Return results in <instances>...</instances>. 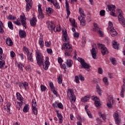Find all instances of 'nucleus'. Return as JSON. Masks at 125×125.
Wrapping results in <instances>:
<instances>
[{"label":"nucleus","instance_id":"nucleus-1","mask_svg":"<svg viewBox=\"0 0 125 125\" xmlns=\"http://www.w3.org/2000/svg\"><path fill=\"white\" fill-rule=\"evenodd\" d=\"M62 41L64 42L63 45L62 47V49L64 50V55L65 56H70L72 51H73V46L70 44V40L68 37V34H67V30L62 31Z\"/></svg>","mask_w":125,"mask_h":125},{"label":"nucleus","instance_id":"nucleus-2","mask_svg":"<svg viewBox=\"0 0 125 125\" xmlns=\"http://www.w3.org/2000/svg\"><path fill=\"white\" fill-rule=\"evenodd\" d=\"M79 13L80 14V17L78 18V20L80 21V24L82 26H85V14H84V12L83 10V8H79Z\"/></svg>","mask_w":125,"mask_h":125},{"label":"nucleus","instance_id":"nucleus-3","mask_svg":"<svg viewBox=\"0 0 125 125\" xmlns=\"http://www.w3.org/2000/svg\"><path fill=\"white\" fill-rule=\"evenodd\" d=\"M36 55L38 65H39V66H42V65H43V56L42 55V54H41V52L39 51V50H36Z\"/></svg>","mask_w":125,"mask_h":125},{"label":"nucleus","instance_id":"nucleus-4","mask_svg":"<svg viewBox=\"0 0 125 125\" xmlns=\"http://www.w3.org/2000/svg\"><path fill=\"white\" fill-rule=\"evenodd\" d=\"M117 14L118 15V20L120 23L122 24L123 27H125V19L124 16H123V11H122V10L118 9L117 10Z\"/></svg>","mask_w":125,"mask_h":125},{"label":"nucleus","instance_id":"nucleus-5","mask_svg":"<svg viewBox=\"0 0 125 125\" xmlns=\"http://www.w3.org/2000/svg\"><path fill=\"white\" fill-rule=\"evenodd\" d=\"M78 61L81 63L82 68L87 69V71H90V65L84 62V60L81 58H78Z\"/></svg>","mask_w":125,"mask_h":125},{"label":"nucleus","instance_id":"nucleus-6","mask_svg":"<svg viewBox=\"0 0 125 125\" xmlns=\"http://www.w3.org/2000/svg\"><path fill=\"white\" fill-rule=\"evenodd\" d=\"M67 96L69 98V100L72 102V101H76V96H75V94L74 92L72 90V89H68V91L67 93Z\"/></svg>","mask_w":125,"mask_h":125},{"label":"nucleus","instance_id":"nucleus-7","mask_svg":"<svg viewBox=\"0 0 125 125\" xmlns=\"http://www.w3.org/2000/svg\"><path fill=\"white\" fill-rule=\"evenodd\" d=\"M98 47L101 49V51L103 55H105V54H108L109 53L108 49L105 46V45L99 43L98 44Z\"/></svg>","mask_w":125,"mask_h":125},{"label":"nucleus","instance_id":"nucleus-8","mask_svg":"<svg viewBox=\"0 0 125 125\" xmlns=\"http://www.w3.org/2000/svg\"><path fill=\"white\" fill-rule=\"evenodd\" d=\"M37 107H38V104H37L36 100H32V112L34 115H38V109Z\"/></svg>","mask_w":125,"mask_h":125},{"label":"nucleus","instance_id":"nucleus-9","mask_svg":"<svg viewBox=\"0 0 125 125\" xmlns=\"http://www.w3.org/2000/svg\"><path fill=\"white\" fill-rule=\"evenodd\" d=\"M38 18L39 19H42V18H44V15L42 13V5L41 4L38 5Z\"/></svg>","mask_w":125,"mask_h":125},{"label":"nucleus","instance_id":"nucleus-10","mask_svg":"<svg viewBox=\"0 0 125 125\" xmlns=\"http://www.w3.org/2000/svg\"><path fill=\"white\" fill-rule=\"evenodd\" d=\"M96 46V44H93V48L90 50V52L92 54V56L94 59H96V54H97V51H96V49L95 48H94V47H95Z\"/></svg>","mask_w":125,"mask_h":125},{"label":"nucleus","instance_id":"nucleus-11","mask_svg":"<svg viewBox=\"0 0 125 125\" xmlns=\"http://www.w3.org/2000/svg\"><path fill=\"white\" fill-rule=\"evenodd\" d=\"M113 117L115 120L116 125H120V124H121V119L120 118L119 113H115L113 115Z\"/></svg>","mask_w":125,"mask_h":125},{"label":"nucleus","instance_id":"nucleus-12","mask_svg":"<svg viewBox=\"0 0 125 125\" xmlns=\"http://www.w3.org/2000/svg\"><path fill=\"white\" fill-rule=\"evenodd\" d=\"M93 100H94L95 101V105L96 107H98V108L101 107V103L99 98L97 97H94V98L93 97Z\"/></svg>","mask_w":125,"mask_h":125},{"label":"nucleus","instance_id":"nucleus-13","mask_svg":"<svg viewBox=\"0 0 125 125\" xmlns=\"http://www.w3.org/2000/svg\"><path fill=\"white\" fill-rule=\"evenodd\" d=\"M21 22L23 27L27 29V26H26V18L25 16H20Z\"/></svg>","mask_w":125,"mask_h":125},{"label":"nucleus","instance_id":"nucleus-14","mask_svg":"<svg viewBox=\"0 0 125 125\" xmlns=\"http://www.w3.org/2000/svg\"><path fill=\"white\" fill-rule=\"evenodd\" d=\"M124 84L121 87V91L120 92V96L122 98L125 97V79L123 80Z\"/></svg>","mask_w":125,"mask_h":125},{"label":"nucleus","instance_id":"nucleus-15","mask_svg":"<svg viewBox=\"0 0 125 125\" xmlns=\"http://www.w3.org/2000/svg\"><path fill=\"white\" fill-rule=\"evenodd\" d=\"M55 26V24H54L53 21H48L47 22V28L49 31H53Z\"/></svg>","mask_w":125,"mask_h":125},{"label":"nucleus","instance_id":"nucleus-16","mask_svg":"<svg viewBox=\"0 0 125 125\" xmlns=\"http://www.w3.org/2000/svg\"><path fill=\"white\" fill-rule=\"evenodd\" d=\"M25 1L27 3L26 7V11H29L30 9L32 8V5H31V3H32V0H25Z\"/></svg>","mask_w":125,"mask_h":125},{"label":"nucleus","instance_id":"nucleus-17","mask_svg":"<svg viewBox=\"0 0 125 125\" xmlns=\"http://www.w3.org/2000/svg\"><path fill=\"white\" fill-rule=\"evenodd\" d=\"M28 85L29 84L27 82L21 83L19 84V86L21 88H25V89H27Z\"/></svg>","mask_w":125,"mask_h":125},{"label":"nucleus","instance_id":"nucleus-18","mask_svg":"<svg viewBox=\"0 0 125 125\" xmlns=\"http://www.w3.org/2000/svg\"><path fill=\"white\" fill-rule=\"evenodd\" d=\"M30 25L32 27H34V26H36L37 24V18L36 17H34L30 21Z\"/></svg>","mask_w":125,"mask_h":125},{"label":"nucleus","instance_id":"nucleus-19","mask_svg":"<svg viewBox=\"0 0 125 125\" xmlns=\"http://www.w3.org/2000/svg\"><path fill=\"white\" fill-rule=\"evenodd\" d=\"M65 7H66V10L67 16H69L70 14H71V12L69 9L70 6L69 5V3H68V1H67V0H66V1H65Z\"/></svg>","mask_w":125,"mask_h":125},{"label":"nucleus","instance_id":"nucleus-20","mask_svg":"<svg viewBox=\"0 0 125 125\" xmlns=\"http://www.w3.org/2000/svg\"><path fill=\"white\" fill-rule=\"evenodd\" d=\"M110 34L111 37H116L118 35V32L116 31V29H110Z\"/></svg>","mask_w":125,"mask_h":125},{"label":"nucleus","instance_id":"nucleus-21","mask_svg":"<svg viewBox=\"0 0 125 125\" xmlns=\"http://www.w3.org/2000/svg\"><path fill=\"white\" fill-rule=\"evenodd\" d=\"M96 89L98 94H99L100 96H102V90H101V88H100L99 85L97 84Z\"/></svg>","mask_w":125,"mask_h":125},{"label":"nucleus","instance_id":"nucleus-22","mask_svg":"<svg viewBox=\"0 0 125 125\" xmlns=\"http://www.w3.org/2000/svg\"><path fill=\"white\" fill-rule=\"evenodd\" d=\"M107 8L109 9V11H115V8H116V6L112 4L107 5Z\"/></svg>","mask_w":125,"mask_h":125},{"label":"nucleus","instance_id":"nucleus-23","mask_svg":"<svg viewBox=\"0 0 125 125\" xmlns=\"http://www.w3.org/2000/svg\"><path fill=\"white\" fill-rule=\"evenodd\" d=\"M90 98V95H88L83 98H82L81 99L82 102H87L88 100H89V99Z\"/></svg>","mask_w":125,"mask_h":125},{"label":"nucleus","instance_id":"nucleus-24","mask_svg":"<svg viewBox=\"0 0 125 125\" xmlns=\"http://www.w3.org/2000/svg\"><path fill=\"white\" fill-rule=\"evenodd\" d=\"M6 44L8 45V46H11L13 45V42L10 38H7L6 40Z\"/></svg>","mask_w":125,"mask_h":125},{"label":"nucleus","instance_id":"nucleus-25","mask_svg":"<svg viewBox=\"0 0 125 125\" xmlns=\"http://www.w3.org/2000/svg\"><path fill=\"white\" fill-rule=\"evenodd\" d=\"M19 35L20 38L23 39V38H25V37H26V32L24 30H20L19 32Z\"/></svg>","mask_w":125,"mask_h":125},{"label":"nucleus","instance_id":"nucleus-26","mask_svg":"<svg viewBox=\"0 0 125 125\" xmlns=\"http://www.w3.org/2000/svg\"><path fill=\"white\" fill-rule=\"evenodd\" d=\"M112 45H113V47H114L115 49H119L120 44L116 41H113L112 43Z\"/></svg>","mask_w":125,"mask_h":125},{"label":"nucleus","instance_id":"nucleus-27","mask_svg":"<svg viewBox=\"0 0 125 125\" xmlns=\"http://www.w3.org/2000/svg\"><path fill=\"white\" fill-rule=\"evenodd\" d=\"M57 117L59 118V123L60 124H62V122H63V120H62V119L63 118V116H62V115L59 113H58V111H57Z\"/></svg>","mask_w":125,"mask_h":125},{"label":"nucleus","instance_id":"nucleus-28","mask_svg":"<svg viewBox=\"0 0 125 125\" xmlns=\"http://www.w3.org/2000/svg\"><path fill=\"white\" fill-rule=\"evenodd\" d=\"M32 55H33V53H32L27 54V59H28V60L30 61V62H34V59H33V56H32Z\"/></svg>","mask_w":125,"mask_h":125},{"label":"nucleus","instance_id":"nucleus-29","mask_svg":"<svg viewBox=\"0 0 125 125\" xmlns=\"http://www.w3.org/2000/svg\"><path fill=\"white\" fill-rule=\"evenodd\" d=\"M69 21L71 23L72 27L74 28H77V26L76 25V21L74 19H69Z\"/></svg>","mask_w":125,"mask_h":125},{"label":"nucleus","instance_id":"nucleus-30","mask_svg":"<svg viewBox=\"0 0 125 125\" xmlns=\"http://www.w3.org/2000/svg\"><path fill=\"white\" fill-rule=\"evenodd\" d=\"M51 3H53V5H54L56 8L58 9H59V8H60V5H59V3L57 2V1H51Z\"/></svg>","mask_w":125,"mask_h":125},{"label":"nucleus","instance_id":"nucleus-31","mask_svg":"<svg viewBox=\"0 0 125 125\" xmlns=\"http://www.w3.org/2000/svg\"><path fill=\"white\" fill-rule=\"evenodd\" d=\"M23 104H24V103L22 101H21V102H18L17 104V109H18L19 110H20V108H21L22 105H23Z\"/></svg>","mask_w":125,"mask_h":125},{"label":"nucleus","instance_id":"nucleus-32","mask_svg":"<svg viewBox=\"0 0 125 125\" xmlns=\"http://www.w3.org/2000/svg\"><path fill=\"white\" fill-rule=\"evenodd\" d=\"M39 43L42 48L43 47V39L40 38L39 40Z\"/></svg>","mask_w":125,"mask_h":125},{"label":"nucleus","instance_id":"nucleus-33","mask_svg":"<svg viewBox=\"0 0 125 125\" xmlns=\"http://www.w3.org/2000/svg\"><path fill=\"white\" fill-rule=\"evenodd\" d=\"M94 28L93 29V31H94V32H97L98 30L100 29V28H99V26H98V24H97L96 23H94Z\"/></svg>","mask_w":125,"mask_h":125},{"label":"nucleus","instance_id":"nucleus-34","mask_svg":"<svg viewBox=\"0 0 125 125\" xmlns=\"http://www.w3.org/2000/svg\"><path fill=\"white\" fill-rule=\"evenodd\" d=\"M66 64L68 67H71L73 65V61L71 60H67Z\"/></svg>","mask_w":125,"mask_h":125},{"label":"nucleus","instance_id":"nucleus-35","mask_svg":"<svg viewBox=\"0 0 125 125\" xmlns=\"http://www.w3.org/2000/svg\"><path fill=\"white\" fill-rule=\"evenodd\" d=\"M16 95H17V98L18 100H19L20 101H23V97H22L20 93H17Z\"/></svg>","mask_w":125,"mask_h":125},{"label":"nucleus","instance_id":"nucleus-36","mask_svg":"<svg viewBox=\"0 0 125 125\" xmlns=\"http://www.w3.org/2000/svg\"><path fill=\"white\" fill-rule=\"evenodd\" d=\"M10 106H11V104L10 103H8L5 107V109H7V112L9 113L10 112Z\"/></svg>","mask_w":125,"mask_h":125},{"label":"nucleus","instance_id":"nucleus-37","mask_svg":"<svg viewBox=\"0 0 125 125\" xmlns=\"http://www.w3.org/2000/svg\"><path fill=\"white\" fill-rule=\"evenodd\" d=\"M29 105L28 104H26L23 109V112L24 113H27L29 111V107H28Z\"/></svg>","mask_w":125,"mask_h":125},{"label":"nucleus","instance_id":"nucleus-38","mask_svg":"<svg viewBox=\"0 0 125 125\" xmlns=\"http://www.w3.org/2000/svg\"><path fill=\"white\" fill-rule=\"evenodd\" d=\"M108 29L110 31L114 29V27H113V22L111 21H109L108 23Z\"/></svg>","mask_w":125,"mask_h":125},{"label":"nucleus","instance_id":"nucleus-39","mask_svg":"<svg viewBox=\"0 0 125 125\" xmlns=\"http://www.w3.org/2000/svg\"><path fill=\"white\" fill-rule=\"evenodd\" d=\"M62 75H60L59 78H58V83H59V84H61V83H62Z\"/></svg>","mask_w":125,"mask_h":125},{"label":"nucleus","instance_id":"nucleus-40","mask_svg":"<svg viewBox=\"0 0 125 125\" xmlns=\"http://www.w3.org/2000/svg\"><path fill=\"white\" fill-rule=\"evenodd\" d=\"M99 116H101V117H102L104 121H105L106 120V115H105V114H102V113L100 111L99 112Z\"/></svg>","mask_w":125,"mask_h":125},{"label":"nucleus","instance_id":"nucleus-41","mask_svg":"<svg viewBox=\"0 0 125 125\" xmlns=\"http://www.w3.org/2000/svg\"><path fill=\"white\" fill-rule=\"evenodd\" d=\"M46 11L49 14H51L52 13L53 11H52V8L50 7L46 8Z\"/></svg>","mask_w":125,"mask_h":125},{"label":"nucleus","instance_id":"nucleus-42","mask_svg":"<svg viewBox=\"0 0 125 125\" xmlns=\"http://www.w3.org/2000/svg\"><path fill=\"white\" fill-rule=\"evenodd\" d=\"M53 30L54 31V32H60V30H61V29L60 28V26H57V27L54 26V29H53Z\"/></svg>","mask_w":125,"mask_h":125},{"label":"nucleus","instance_id":"nucleus-43","mask_svg":"<svg viewBox=\"0 0 125 125\" xmlns=\"http://www.w3.org/2000/svg\"><path fill=\"white\" fill-rule=\"evenodd\" d=\"M110 62H111L112 64H113V65H116V59L114 58H110Z\"/></svg>","mask_w":125,"mask_h":125},{"label":"nucleus","instance_id":"nucleus-44","mask_svg":"<svg viewBox=\"0 0 125 125\" xmlns=\"http://www.w3.org/2000/svg\"><path fill=\"white\" fill-rule=\"evenodd\" d=\"M5 64V62L3 60L2 61H0V68L2 69L3 68V65Z\"/></svg>","mask_w":125,"mask_h":125},{"label":"nucleus","instance_id":"nucleus-45","mask_svg":"<svg viewBox=\"0 0 125 125\" xmlns=\"http://www.w3.org/2000/svg\"><path fill=\"white\" fill-rule=\"evenodd\" d=\"M8 26L11 30H13V25L12 24V22L11 21H9L8 22Z\"/></svg>","mask_w":125,"mask_h":125},{"label":"nucleus","instance_id":"nucleus-46","mask_svg":"<svg viewBox=\"0 0 125 125\" xmlns=\"http://www.w3.org/2000/svg\"><path fill=\"white\" fill-rule=\"evenodd\" d=\"M103 82L104 83V84H105V85H108V78H107V77L104 78Z\"/></svg>","mask_w":125,"mask_h":125},{"label":"nucleus","instance_id":"nucleus-47","mask_svg":"<svg viewBox=\"0 0 125 125\" xmlns=\"http://www.w3.org/2000/svg\"><path fill=\"white\" fill-rule=\"evenodd\" d=\"M5 58H6V56H5V55L3 54L0 55V61H1V60H4Z\"/></svg>","mask_w":125,"mask_h":125},{"label":"nucleus","instance_id":"nucleus-48","mask_svg":"<svg viewBox=\"0 0 125 125\" xmlns=\"http://www.w3.org/2000/svg\"><path fill=\"white\" fill-rule=\"evenodd\" d=\"M86 113H87V114L88 115V116L89 117V118H90V119H92L93 118V117L92 116V115L90 113V111L87 110V111H86Z\"/></svg>","mask_w":125,"mask_h":125},{"label":"nucleus","instance_id":"nucleus-49","mask_svg":"<svg viewBox=\"0 0 125 125\" xmlns=\"http://www.w3.org/2000/svg\"><path fill=\"white\" fill-rule=\"evenodd\" d=\"M48 57H46L45 58V65H47L48 66H49V64H50V63L49 62V61H48Z\"/></svg>","mask_w":125,"mask_h":125},{"label":"nucleus","instance_id":"nucleus-50","mask_svg":"<svg viewBox=\"0 0 125 125\" xmlns=\"http://www.w3.org/2000/svg\"><path fill=\"white\" fill-rule=\"evenodd\" d=\"M97 31H98V33L99 35H100V37H103V36H104L103 32H102V31H101V28L100 29H99L98 30H97Z\"/></svg>","mask_w":125,"mask_h":125},{"label":"nucleus","instance_id":"nucleus-51","mask_svg":"<svg viewBox=\"0 0 125 125\" xmlns=\"http://www.w3.org/2000/svg\"><path fill=\"white\" fill-rule=\"evenodd\" d=\"M41 89L42 91H44L46 90V87L43 85H41Z\"/></svg>","mask_w":125,"mask_h":125},{"label":"nucleus","instance_id":"nucleus-52","mask_svg":"<svg viewBox=\"0 0 125 125\" xmlns=\"http://www.w3.org/2000/svg\"><path fill=\"white\" fill-rule=\"evenodd\" d=\"M100 14L101 16H105V10H102L100 12Z\"/></svg>","mask_w":125,"mask_h":125},{"label":"nucleus","instance_id":"nucleus-53","mask_svg":"<svg viewBox=\"0 0 125 125\" xmlns=\"http://www.w3.org/2000/svg\"><path fill=\"white\" fill-rule=\"evenodd\" d=\"M45 44L47 47H50V45L51 44V42H45Z\"/></svg>","mask_w":125,"mask_h":125},{"label":"nucleus","instance_id":"nucleus-54","mask_svg":"<svg viewBox=\"0 0 125 125\" xmlns=\"http://www.w3.org/2000/svg\"><path fill=\"white\" fill-rule=\"evenodd\" d=\"M73 37L78 39V38L80 37V34H79V33L78 32H74V33L73 34Z\"/></svg>","mask_w":125,"mask_h":125},{"label":"nucleus","instance_id":"nucleus-55","mask_svg":"<svg viewBox=\"0 0 125 125\" xmlns=\"http://www.w3.org/2000/svg\"><path fill=\"white\" fill-rule=\"evenodd\" d=\"M57 106L58 108H60V109H63V104L61 103H59L57 104Z\"/></svg>","mask_w":125,"mask_h":125},{"label":"nucleus","instance_id":"nucleus-56","mask_svg":"<svg viewBox=\"0 0 125 125\" xmlns=\"http://www.w3.org/2000/svg\"><path fill=\"white\" fill-rule=\"evenodd\" d=\"M58 61L59 64H60L61 65H62V62H63V60H62V58H61V57H59L58 59Z\"/></svg>","mask_w":125,"mask_h":125},{"label":"nucleus","instance_id":"nucleus-57","mask_svg":"<svg viewBox=\"0 0 125 125\" xmlns=\"http://www.w3.org/2000/svg\"><path fill=\"white\" fill-rule=\"evenodd\" d=\"M98 73L101 75H102V74H103V69H102V68L99 67L98 68Z\"/></svg>","mask_w":125,"mask_h":125},{"label":"nucleus","instance_id":"nucleus-58","mask_svg":"<svg viewBox=\"0 0 125 125\" xmlns=\"http://www.w3.org/2000/svg\"><path fill=\"white\" fill-rule=\"evenodd\" d=\"M10 55L12 58H14V57H15V53H14L13 51H11L10 52Z\"/></svg>","mask_w":125,"mask_h":125},{"label":"nucleus","instance_id":"nucleus-59","mask_svg":"<svg viewBox=\"0 0 125 125\" xmlns=\"http://www.w3.org/2000/svg\"><path fill=\"white\" fill-rule=\"evenodd\" d=\"M79 76H75V82L77 83H80V81L79 80Z\"/></svg>","mask_w":125,"mask_h":125},{"label":"nucleus","instance_id":"nucleus-60","mask_svg":"<svg viewBox=\"0 0 125 125\" xmlns=\"http://www.w3.org/2000/svg\"><path fill=\"white\" fill-rule=\"evenodd\" d=\"M49 86L51 89H54V85H53V83L50 82Z\"/></svg>","mask_w":125,"mask_h":125},{"label":"nucleus","instance_id":"nucleus-61","mask_svg":"<svg viewBox=\"0 0 125 125\" xmlns=\"http://www.w3.org/2000/svg\"><path fill=\"white\" fill-rule=\"evenodd\" d=\"M108 101L110 103H114V100L113 99V97H110L108 99Z\"/></svg>","mask_w":125,"mask_h":125},{"label":"nucleus","instance_id":"nucleus-62","mask_svg":"<svg viewBox=\"0 0 125 125\" xmlns=\"http://www.w3.org/2000/svg\"><path fill=\"white\" fill-rule=\"evenodd\" d=\"M78 78L80 79V81H84V77H83L81 75H79Z\"/></svg>","mask_w":125,"mask_h":125},{"label":"nucleus","instance_id":"nucleus-63","mask_svg":"<svg viewBox=\"0 0 125 125\" xmlns=\"http://www.w3.org/2000/svg\"><path fill=\"white\" fill-rule=\"evenodd\" d=\"M46 51L49 54H51V53H52V49H47Z\"/></svg>","mask_w":125,"mask_h":125},{"label":"nucleus","instance_id":"nucleus-64","mask_svg":"<svg viewBox=\"0 0 125 125\" xmlns=\"http://www.w3.org/2000/svg\"><path fill=\"white\" fill-rule=\"evenodd\" d=\"M114 103H110V102H108L107 104V107L108 108H112V104H113Z\"/></svg>","mask_w":125,"mask_h":125}]
</instances>
